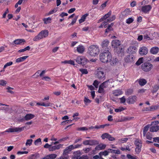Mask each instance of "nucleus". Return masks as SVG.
I'll list each match as a JSON object with an SVG mask.
<instances>
[{
  "instance_id": "4d7b16f0",
  "label": "nucleus",
  "mask_w": 159,
  "mask_h": 159,
  "mask_svg": "<svg viewBox=\"0 0 159 159\" xmlns=\"http://www.w3.org/2000/svg\"><path fill=\"white\" fill-rule=\"evenodd\" d=\"M99 82H98L97 80H95L94 81L93 84L95 87L96 88H98V85Z\"/></svg>"
},
{
  "instance_id": "4468645a",
  "label": "nucleus",
  "mask_w": 159,
  "mask_h": 159,
  "mask_svg": "<svg viewBox=\"0 0 159 159\" xmlns=\"http://www.w3.org/2000/svg\"><path fill=\"white\" fill-rule=\"evenodd\" d=\"M137 98L136 96H129L127 100V102L129 104H134L137 101Z\"/></svg>"
},
{
  "instance_id": "7ed1b4c3",
  "label": "nucleus",
  "mask_w": 159,
  "mask_h": 159,
  "mask_svg": "<svg viewBox=\"0 0 159 159\" xmlns=\"http://www.w3.org/2000/svg\"><path fill=\"white\" fill-rule=\"evenodd\" d=\"M48 33L47 30H43L33 38V40L34 41H37L46 38L48 35Z\"/></svg>"
},
{
  "instance_id": "6e6552de",
  "label": "nucleus",
  "mask_w": 159,
  "mask_h": 159,
  "mask_svg": "<svg viewBox=\"0 0 159 159\" xmlns=\"http://www.w3.org/2000/svg\"><path fill=\"white\" fill-rule=\"evenodd\" d=\"M76 61L79 64H84L89 62V60L84 56H78L76 59Z\"/></svg>"
},
{
  "instance_id": "e433bc0d",
  "label": "nucleus",
  "mask_w": 159,
  "mask_h": 159,
  "mask_svg": "<svg viewBox=\"0 0 159 159\" xmlns=\"http://www.w3.org/2000/svg\"><path fill=\"white\" fill-rule=\"evenodd\" d=\"M108 151H109V152L111 153H115L116 154H119V150L118 149H108Z\"/></svg>"
},
{
  "instance_id": "c03bdc74",
  "label": "nucleus",
  "mask_w": 159,
  "mask_h": 159,
  "mask_svg": "<svg viewBox=\"0 0 159 159\" xmlns=\"http://www.w3.org/2000/svg\"><path fill=\"white\" fill-rule=\"evenodd\" d=\"M33 140L32 139H28L26 141L25 143V145L26 146H30L32 143Z\"/></svg>"
},
{
  "instance_id": "aec40b11",
  "label": "nucleus",
  "mask_w": 159,
  "mask_h": 159,
  "mask_svg": "<svg viewBox=\"0 0 159 159\" xmlns=\"http://www.w3.org/2000/svg\"><path fill=\"white\" fill-rule=\"evenodd\" d=\"M73 154L74 155L72 157V159H79L81 155V153L80 150H78L74 152Z\"/></svg>"
},
{
  "instance_id": "de8ad7c7",
  "label": "nucleus",
  "mask_w": 159,
  "mask_h": 159,
  "mask_svg": "<svg viewBox=\"0 0 159 159\" xmlns=\"http://www.w3.org/2000/svg\"><path fill=\"white\" fill-rule=\"evenodd\" d=\"M134 20V19L132 17H130L126 20V23L128 24H130L133 22Z\"/></svg>"
},
{
  "instance_id": "a878e982",
  "label": "nucleus",
  "mask_w": 159,
  "mask_h": 159,
  "mask_svg": "<svg viewBox=\"0 0 159 159\" xmlns=\"http://www.w3.org/2000/svg\"><path fill=\"white\" fill-rule=\"evenodd\" d=\"M28 56H26L21 57L18 58L16 59V61L17 63H19L23 61L27 58H28Z\"/></svg>"
},
{
  "instance_id": "49530a36",
  "label": "nucleus",
  "mask_w": 159,
  "mask_h": 159,
  "mask_svg": "<svg viewBox=\"0 0 159 159\" xmlns=\"http://www.w3.org/2000/svg\"><path fill=\"white\" fill-rule=\"evenodd\" d=\"M49 159H54L57 157V155L55 154H52L48 155Z\"/></svg>"
},
{
  "instance_id": "2eb2a0df",
  "label": "nucleus",
  "mask_w": 159,
  "mask_h": 159,
  "mask_svg": "<svg viewBox=\"0 0 159 159\" xmlns=\"http://www.w3.org/2000/svg\"><path fill=\"white\" fill-rule=\"evenodd\" d=\"M148 50L146 47H142L140 48L139 50V53L142 56L147 54L148 52Z\"/></svg>"
},
{
  "instance_id": "cd10ccee",
  "label": "nucleus",
  "mask_w": 159,
  "mask_h": 159,
  "mask_svg": "<svg viewBox=\"0 0 159 159\" xmlns=\"http://www.w3.org/2000/svg\"><path fill=\"white\" fill-rule=\"evenodd\" d=\"M113 25V23H111L110 25H108V27L105 30L106 33H108L113 30V29L112 27Z\"/></svg>"
},
{
  "instance_id": "423d86ee",
  "label": "nucleus",
  "mask_w": 159,
  "mask_h": 159,
  "mask_svg": "<svg viewBox=\"0 0 159 159\" xmlns=\"http://www.w3.org/2000/svg\"><path fill=\"white\" fill-rule=\"evenodd\" d=\"M104 69L99 67L98 68L97 71L96 75L99 79H102L105 78V74L104 72Z\"/></svg>"
},
{
  "instance_id": "09e8293b",
  "label": "nucleus",
  "mask_w": 159,
  "mask_h": 159,
  "mask_svg": "<svg viewBox=\"0 0 159 159\" xmlns=\"http://www.w3.org/2000/svg\"><path fill=\"white\" fill-rule=\"evenodd\" d=\"M111 11H110L107 13L105 14V16L102 17L104 19V20L106 19L107 20L109 17L111 15Z\"/></svg>"
},
{
  "instance_id": "a211bd4d",
  "label": "nucleus",
  "mask_w": 159,
  "mask_h": 159,
  "mask_svg": "<svg viewBox=\"0 0 159 159\" xmlns=\"http://www.w3.org/2000/svg\"><path fill=\"white\" fill-rule=\"evenodd\" d=\"M73 145H71L67 147L64 150L63 154L66 155L69 152L73 150Z\"/></svg>"
},
{
  "instance_id": "774afa93",
  "label": "nucleus",
  "mask_w": 159,
  "mask_h": 159,
  "mask_svg": "<svg viewBox=\"0 0 159 159\" xmlns=\"http://www.w3.org/2000/svg\"><path fill=\"white\" fill-rule=\"evenodd\" d=\"M114 96H117L119 95V90H116L113 93Z\"/></svg>"
},
{
  "instance_id": "1a4fd4ad",
  "label": "nucleus",
  "mask_w": 159,
  "mask_h": 159,
  "mask_svg": "<svg viewBox=\"0 0 159 159\" xmlns=\"http://www.w3.org/2000/svg\"><path fill=\"white\" fill-rule=\"evenodd\" d=\"M112 46L114 48V50L115 52L119 54V51H117L118 48H119V41L118 40H113L111 43Z\"/></svg>"
},
{
  "instance_id": "2f4dec72",
  "label": "nucleus",
  "mask_w": 159,
  "mask_h": 159,
  "mask_svg": "<svg viewBox=\"0 0 159 159\" xmlns=\"http://www.w3.org/2000/svg\"><path fill=\"white\" fill-rule=\"evenodd\" d=\"M150 125H147L145 126L143 129V136H145V134L147 133V132L148 130V129L149 128H150Z\"/></svg>"
},
{
  "instance_id": "3c124183",
  "label": "nucleus",
  "mask_w": 159,
  "mask_h": 159,
  "mask_svg": "<svg viewBox=\"0 0 159 159\" xmlns=\"http://www.w3.org/2000/svg\"><path fill=\"white\" fill-rule=\"evenodd\" d=\"M109 134L107 133H104L101 135V137L103 139H104L105 138L107 139Z\"/></svg>"
},
{
  "instance_id": "ddd939ff",
  "label": "nucleus",
  "mask_w": 159,
  "mask_h": 159,
  "mask_svg": "<svg viewBox=\"0 0 159 159\" xmlns=\"http://www.w3.org/2000/svg\"><path fill=\"white\" fill-rule=\"evenodd\" d=\"M135 57L132 54L126 56L124 58V61L126 63H130L133 62L135 60Z\"/></svg>"
},
{
  "instance_id": "864d4df0",
  "label": "nucleus",
  "mask_w": 159,
  "mask_h": 159,
  "mask_svg": "<svg viewBox=\"0 0 159 159\" xmlns=\"http://www.w3.org/2000/svg\"><path fill=\"white\" fill-rule=\"evenodd\" d=\"M116 18V17L115 16H111V17H110L109 18H108L107 20V21L108 22H110L113 20H114Z\"/></svg>"
},
{
  "instance_id": "39448f33",
  "label": "nucleus",
  "mask_w": 159,
  "mask_h": 159,
  "mask_svg": "<svg viewBox=\"0 0 159 159\" xmlns=\"http://www.w3.org/2000/svg\"><path fill=\"white\" fill-rule=\"evenodd\" d=\"M159 122L157 120L152 122L150 125L151 126H150V131L152 132L157 131L159 130Z\"/></svg>"
},
{
  "instance_id": "bf43d9fd",
  "label": "nucleus",
  "mask_w": 159,
  "mask_h": 159,
  "mask_svg": "<svg viewBox=\"0 0 159 159\" xmlns=\"http://www.w3.org/2000/svg\"><path fill=\"white\" fill-rule=\"evenodd\" d=\"M88 129L86 127H83L78 128L77 130L78 131H85L87 130Z\"/></svg>"
},
{
  "instance_id": "bb28decb",
  "label": "nucleus",
  "mask_w": 159,
  "mask_h": 159,
  "mask_svg": "<svg viewBox=\"0 0 159 159\" xmlns=\"http://www.w3.org/2000/svg\"><path fill=\"white\" fill-rule=\"evenodd\" d=\"M89 140V146H93L99 144V142L96 140Z\"/></svg>"
},
{
  "instance_id": "72a5a7b5",
  "label": "nucleus",
  "mask_w": 159,
  "mask_h": 159,
  "mask_svg": "<svg viewBox=\"0 0 159 159\" xmlns=\"http://www.w3.org/2000/svg\"><path fill=\"white\" fill-rule=\"evenodd\" d=\"M131 119V118L128 117L121 116V118L120 119V122L126 121L128 120H130Z\"/></svg>"
},
{
  "instance_id": "473e14b6",
  "label": "nucleus",
  "mask_w": 159,
  "mask_h": 159,
  "mask_svg": "<svg viewBox=\"0 0 159 159\" xmlns=\"http://www.w3.org/2000/svg\"><path fill=\"white\" fill-rule=\"evenodd\" d=\"M131 11L129 8H126L123 12V15L124 16H128L130 14Z\"/></svg>"
},
{
  "instance_id": "5701e85b",
  "label": "nucleus",
  "mask_w": 159,
  "mask_h": 159,
  "mask_svg": "<svg viewBox=\"0 0 159 159\" xmlns=\"http://www.w3.org/2000/svg\"><path fill=\"white\" fill-rule=\"evenodd\" d=\"M137 81L138 82L139 85L141 86L144 85L147 82L146 80L144 79H139L137 80Z\"/></svg>"
},
{
  "instance_id": "ea45409f",
  "label": "nucleus",
  "mask_w": 159,
  "mask_h": 159,
  "mask_svg": "<svg viewBox=\"0 0 159 159\" xmlns=\"http://www.w3.org/2000/svg\"><path fill=\"white\" fill-rule=\"evenodd\" d=\"M136 147V148H141L142 147V143L138 141H135L134 143Z\"/></svg>"
},
{
  "instance_id": "6ab92c4d",
  "label": "nucleus",
  "mask_w": 159,
  "mask_h": 159,
  "mask_svg": "<svg viewBox=\"0 0 159 159\" xmlns=\"http://www.w3.org/2000/svg\"><path fill=\"white\" fill-rule=\"evenodd\" d=\"M25 42V40L24 39H17L13 41V43L16 45H22Z\"/></svg>"
},
{
  "instance_id": "c85d7f7f",
  "label": "nucleus",
  "mask_w": 159,
  "mask_h": 159,
  "mask_svg": "<svg viewBox=\"0 0 159 159\" xmlns=\"http://www.w3.org/2000/svg\"><path fill=\"white\" fill-rule=\"evenodd\" d=\"M89 14L88 13H86L83 15L81 19L79 20V22L80 23H81L84 22L86 19V17L89 16Z\"/></svg>"
},
{
  "instance_id": "393cba45",
  "label": "nucleus",
  "mask_w": 159,
  "mask_h": 159,
  "mask_svg": "<svg viewBox=\"0 0 159 159\" xmlns=\"http://www.w3.org/2000/svg\"><path fill=\"white\" fill-rule=\"evenodd\" d=\"M109 61L108 62L110 63L111 65H115L117 63V60L116 58L113 57L112 58V55H111V58L110 59Z\"/></svg>"
},
{
  "instance_id": "c756f323",
  "label": "nucleus",
  "mask_w": 159,
  "mask_h": 159,
  "mask_svg": "<svg viewBox=\"0 0 159 159\" xmlns=\"http://www.w3.org/2000/svg\"><path fill=\"white\" fill-rule=\"evenodd\" d=\"M61 63H64L65 64H69L71 65H75V62L72 60H65L64 61H61Z\"/></svg>"
},
{
  "instance_id": "f03ea898",
  "label": "nucleus",
  "mask_w": 159,
  "mask_h": 159,
  "mask_svg": "<svg viewBox=\"0 0 159 159\" xmlns=\"http://www.w3.org/2000/svg\"><path fill=\"white\" fill-rule=\"evenodd\" d=\"M100 60L103 63H107L111 58V54L108 50H105V52L101 53L99 55Z\"/></svg>"
},
{
  "instance_id": "680f3d73",
  "label": "nucleus",
  "mask_w": 159,
  "mask_h": 159,
  "mask_svg": "<svg viewBox=\"0 0 159 159\" xmlns=\"http://www.w3.org/2000/svg\"><path fill=\"white\" fill-rule=\"evenodd\" d=\"M13 64V63L12 61H10L6 63L4 66L3 69H4L6 68L7 67Z\"/></svg>"
},
{
  "instance_id": "c9c22d12",
  "label": "nucleus",
  "mask_w": 159,
  "mask_h": 159,
  "mask_svg": "<svg viewBox=\"0 0 159 159\" xmlns=\"http://www.w3.org/2000/svg\"><path fill=\"white\" fill-rule=\"evenodd\" d=\"M159 89V85L155 84L153 87L152 93H154L157 92Z\"/></svg>"
},
{
  "instance_id": "dca6fc26",
  "label": "nucleus",
  "mask_w": 159,
  "mask_h": 159,
  "mask_svg": "<svg viewBox=\"0 0 159 159\" xmlns=\"http://www.w3.org/2000/svg\"><path fill=\"white\" fill-rule=\"evenodd\" d=\"M109 43V42L107 39H105L102 42L101 44V46L102 47V48L104 49H107V50L109 49V48L108 47V45Z\"/></svg>"
},
{
  "instance_id": "b1692460",
  "label": "nucleus",
  "mask_w": 159,
  "mask_h": 159,
  "mask_svg": "<svg viewBox=\"0 0 159 159\" xmlns=\"http://www.w3.org/2000/svg\"><path fill=\"white\" fill-rule=\"evenodd\" d=\"M106 147V145L105 144L101 143L95 148V149L96 150H100L104 149Z\"/></svg>"
},
{
  "instance_id": "9d476101",
  "label": "nucleus",
  "mask_w": 159,
  "mask_h": 159,
  "mask_svg": "<svg viewBox=\"0 0 159 159\" xmlns=\"http://www.w3.org/2000/svg\"><path fill=\"white\" fill-rule=\"evenodd\" d=\"M137 51V48L135 45H131L127 49V52L129 54H134L136 53Z\"/></svg>"
},
{
  "instance_id": "69168bd1",
  "label": "nucleus",
  "mask_w": 159,
  "mask_h": 159,
  "mask_svg": "<svg viewBox=\"0 0 159 159\" xmlns=\"http://www.w3.org/2000/svg\"><path fill=\"white\" fill-rule=\"evenodd\" d=\"M128 138H122L120 139V142L122 143H125L128 140Z\"/></svg>"
},
{
  "instance_id": "58836bf2",
  "label": "nucleus",
  "mask_w": 159,
  "mask_h": 159,
  "mask_svg": "<svg viewBox=\"0 0 159 159\" xmlns=\"http://www.w3.org/2000/svg\"><path fill=\"white\" fill-rule=\"evenodd\" d=\"M37 105L43 106H44L45 107H49L50 106V103H45L44 102H42L41 103L38 102L37 103Z\"/></svg>"
},
{
  "instance_id": "338daca9",
  "label": "nucleus",
  "mask_w": 159,
  "mask_h": 159,
  "mask_svg": "<svg viewBox=\"0 0 159 159\" xmlns=\"http://www.w3.org/2000/svg\"><path fill=\"white\" fill-rule=\"evenodd\" d=\"M89 157L87 155H83L81 156H80L79 159H88Z\"/></svg>"
},
{
  "instance_id": "603ef678",
  "label": "nucleus",
  "mask_w": 159,
  "mask_h": 159,
  "mask_svg": "<svg viewBox=\"0 0 159 159\" xmlns=\"http://www.w3.org/2000/svg\"><path fill=\"white\" fill-rule=\"evenodd\" d=\"M42 79L48 81H49L51 80V78L47 76L43 77L42 78Z\"/></svg>"
},
{
  "instance_id": "f3484780",
  "label": "nucleus",
  "mask_w": 159,
  "mask_h": 159,
  "mask_svg": "<svg viewBox=\"0 0 159 159\" xmlns=\"http://www.w3.org/2000/svg\"><path fill=\"white\" fill-rule=\"evenodd\" d=\"M63 145L59 144L58 145H54L52 146H51L49 148V151H55L56 150H58L61 148L63 147Z\"/></svg>"
},
{
  "instance_id": "4c0bfd02",
  "label": "nucleus",
  "mask_w": 159,
  "mask_h": 159,
  "mask_svg": "<svg viewBox=\"0 0 159 159\" xmlns=\"http://www.w3.org/2000/svg\"><path fill=\"white\" fill-rule=\"evenodd\" d=\"M146 138L149 140H151L152 138V135L150 132H148L145 135Z\"/></svg>"
},
{
  "instance_id": "13d9d810",
  "label": "nucleus",
  "mask_w": 159,
  "mask_h": 159,
  "mask_svg": "<svg viewBox=\"0 0 159 159\" xmlns=\"http://www.w3.org/2000/svg\"><path fill=\"white\" fill-rule=\"evenodd\" d=\"M107 3V2H105L102 4L101 6L99 7V9L100 10H102L106 6Z\"/></svg>"
},
{
  "instance_id": "8fccbe9b",
  "label": "nucleus",
  "mask_w": 159,
  "mask_h": 159,
  "mask_svg": "<svg viewBox=\"0 0 159 159\" xmlns=\"http://www.w3.org/2000/svg\"><path fill=\"white\" fill-rule=\"evenodd\" d=\"M133 92V90L132 89H129L126 91L125 93L126 94L129 95L132 94Z\"/></svg>"
},
{
  "instance_id": "052dcab7",
  "label": "nucleus",
  "mask_w": 159,
  "mask_h": 159,
  "mask_svg": "<svg viewBox=\"0 0 159 159\" xmlns=\"http://www.w3.org/2000/svg\"><path fill=\"white\" fill-rule=\"evenodd\" d=\"M7 84L6 81L4 80H0V85L3 86H5Z\"/></svg>"
},
{
  "instance_id": "4be33fe9",
  "label": "nucleus",
  "mask_w": 159,
  "mask_h": 159,
  "mask_svg": "<svg viewBox=\"0 0 159 159\" xmlns=\"http://www.w3.org/2000/svg\"><path fill=\"white\" fill-rule=\"evenodd\" d=\"M159 50V48L158 47H154L151 48L150 52L153 54H156L158 52Z\"/></svg>"
},
{
  "instance_id": "79ce46f5",
  "label": "nucleus",
  "mask_w": 159,
  "mask_h": 159,
  "mask_svg": "<svg viewBox=\"0 0 159 159\" xmlns=\"http://www.w3.org/2000/svg\"><path fill=\"white\" fill-rule=\"evenodd\" d=\"M42 143V141L41 139L39 138L36 140L34 142V144L35 145L38 146L40 145Z\"/></svg>"
},
{
  "instance_id": "0eeeda50",
  "label": "nucleus",
  "mask_w": 159,
  "mask_h": 159,
  "mask_svg": "<svg viewBox=\"0 0 159 159\" xmlns=\"http://www.w3.org/2000/svg\"><path fill=\"white\" fill-rule=\"evenodd\" d=\"M110 84L109 80L106 81L102 83L99 87L98 92L102 93L104 92V89L106 88Z\"/></svg>"
},
{
  "instance_id": "f8f14e48",
  "label": "nucleus",
  "mask_w": 159,
  "mask_h": 159,
  "mask_svg": "<svg viewBox=\"0 0 159 159\" xmlns=\"http://www.w3.org/2000/svg\"><path fill=\"white\" fill-rule=\"evenodd\" d=\"M152 8L151 5H144L141 7V11L145 14H148Z\"/></svg>"
},
{
  "instance_id": "20e7f679",
  "label": "nucleus",
  "mask_w": 159,
  "mask_h": 159,
  "mask_svg": "<svg viewBox=\"0 0 159 159\" xmlns=\"http://www.w3.org/2000/svg\"><path fill=\"white\" fill-rule=\"evenodd\" d=\"M141 69L145 72L150 71L153 67V65L149 62H145L141 65Z\"/></svg>"
},
{
  "instance_id": "5fc2aeb1",
  "label": "nucleus",
  "mask_w": 159,
  "mask_h": 159,
  "mask_svg": "<svg viewBox=\"0 0 159 159\" xmlns=\"http://www.w3.org/2000/svg\"><path fill=\"white\" fill-rule=\"evenodd\" d=\"M109 153V151H108V150H107V151L106 150V151H104V152H101L100 153L101 155H104L105 156L107 155Z\"/></svg>"
},
{
  "instance_id": "9b49d317",
  "label": "nucleus",
  "mask_w": 159,
  "mask_h": 159,
  "mask_svg": "<svg viewBox=\"0 0 159 159\" xmlns=\"http://www.w3.org/2000/svg\"><path fill=\"white\" fill-rule=\"evenodd\" d=\"M24 128V127L9 128L7 129L5 132H20L22 131Z\"/></svg>"
},
{
  "instance_id": "6e6d98bb",
  "label": "nucleus",
  "mask_w": 159,
  "mask_h": 159,
  "mask_svg": "<svg viewBox=\"0 0 159 159\" xmlns=\"http://www.w3.org/2000/svg\"><path fill=\"white\" fill-rule=\"evenodd\" d=\"M79 70L82 73V74H87L88 72L86 69H80Z\"/></svg>"
},
{
  "instance_id": "f704fd0d",
  "label": "nucleus",
  "mask_w": 159,
  "mask_h": 159,
  "mask_svg": "<svg viewBox=\"0 0 159 159\" xmlns=\"http://www.w3.org/2000/svg\"><path fill=\"white\" fill-rule=\"evenodd\" d=\"M51 20L52 18L50 17H48L47 18H44L43 20L44 21V23L46 24L50 23L51 22Z\"/></svg>"
},
{
  "instance_id": "7c9ffc66",
  "label": "nucleus",
  "mask_w": 159,
  "mask_h": 159,
  "mask_svg": "<svg viewBox=\"0 0 159 159\" xmlns=\"http://www.w3.org/2000/svg\"><path fill=\"white\" fill-rule=\"evenodd\" d=\"M34 115L32 114H27L25 117V119L26 120H30L34 117Z\"/></svg>"
},
{
  "instance_id": "a19ab883",
  "label": "nucleus",
  "mask_w": 159,
  "mask_h": 159,
  "mask_svg": "<svg viewBox=\"0 0 159 159\" xmlns=\"http://www.w3.org/2000/svg\"><path fill=\"white\" fill-rule=\"evenodd\" d=\"M66 140V138H62V139H60L59 140H58V141H56L54 143L52 142V144H53L54 145H56V144L59 143L61 142L62 141H64Z\"/></svg>"
},
{
  "instance_id": "412c9836",
  "label": "nucleus",
  "mask_w": 159,
  "mask_h": 159,
  "mask_svg": "<svg viewBox=\"0 0 159 159\" xmlns=\"http://www.w3.org/2000/svg\"><path fill=\"white\" fill-rule=\"evenodd\" d=\"M84 47L82 45H79L77 47V51L79 53H83L84 51Z\"/></svg>"
},
{
  "instance_id": "f257e3e1",
  "label": "nucleus",
  "mask_w": 159,
  "mask_h": 159,
  "mask_svg": "<svg viewBox=\"0 0 159 159\" xmlns=\"http://www.w3.org/2000/svg\"><path fill=\"white\" fill-rule=\"evenodd\" d=\"M99 49L98 46L92 45L89 46L88 48V54L91 57H95L98 55L99 52Z\"/></svg>"
},
{
  "instance_id": "37998d69",
  "label": "nucleus",
  "mask_w": 159,
  "mask_h": 159,
  "mask_svg": "<svg viewBox=\"0 0 159 159\" xmlns=\"http://www.w3.org/2000/svg\"><path fill=\"white\" fill-rule=\"evenodd\" d=\"M143 62V57L140 58L136 62V65L137 66H139Z\"/></svg>"
},
{
  "instance_id": "0e129e2a",
  "label": "nucleus",
  "mask_w": 159,
  "mask_h": 159,
  "mask_svg": "<svg viewBox=\"0 0 159 159\" xmlns=\"http://www.w3.org/2000/svg\"><path fill=\"white\" fill-rule=\"evenodd\" d=\"M121 150L123 151H126V150H128L129 151L130 150V149L129 148V146H126V148L121 147L120 148Z\"/></svg>"
},
{
  "instance_id": "e2e57ef3",
  "label": "nucleus",
  "mask_w": 159,
  "mask_h": 159,
  "mask_svg": "<svg viewBox=\"0 0 159 159\" xmlns=\"http://www.w3.org/2000/svg\"><path fill=\"white\" fill-rule=\"evenodd\" d=\"M159 108L157 106H152L150 107V111L155 110L158 109Z\"/></svg>"
},
{
  "instance_id": "a18cd8bd",
  "label": "nucleus",
  "mask_w": 159,
  "mask_h": 159,
  "mask_svg": "<svg viewBox=\"0 0 159 159\" xmlns=\"http://www.w3.org/2000/svg\"><path fill=\"white\" fill-rule=\"evenodd\" d=\"M58 8L56 7L54 8L52 10L50 11L48 13V15H49L53 14V13L56 12Z\"/></svg>"
}]
</instances>
